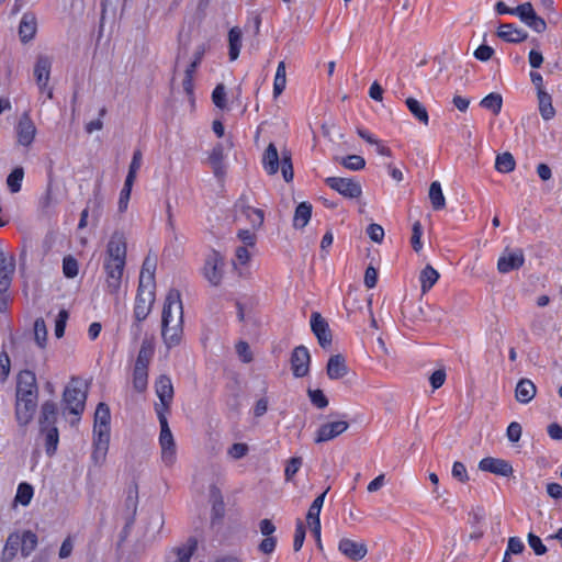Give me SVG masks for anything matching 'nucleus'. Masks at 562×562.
<instances>
[{"label": "nucleus", "mask_w": 562, "mask_h": 562, "mask_svg": "<svg viewBox=\"0 0 562 562\" xmlns=\"http://www.w3.org/2000/svg\"><path fill=\"white\" fill-rule=\"evenodd\" d=\"M127 243L123 232L115 231L106 245L103 269L105 271L106 291L117 294L126 265Z\"/></svg>", "instance_id": "f257e3e1"}, {"label": "nucleus", "mask_w": 562, "mask_h": 562, "mask_svg": "<svg viewBox=\"0 0 562 562\" xmlns=\"http://www.w3.org/2000/svg\"><path fill=\"white\" fill-rule=\"evenodd\" d=\"M183 331V307L181 294L170 289L166 295L161 313V337L167 348L178 346Z\"/></svg>", "instance_id": "f03ea898"}, {"label": "nucleus", "mask_w": 562, "mask_h": 562, "mask_svg": "<svg viewBox=\"0 0 562 562\" xmlns=\"http://www.w3.org/2000/svg\"><path fill=\"white\" fill-rule=\"evenodd\" d=\"M79 384H81L80 381L72 378L63 393L64 409L78 418L85 411L87 400V390Z\"/></svg>", "instance_id": "7ed1b4c3"}, {"label": "nucleus", "mask_w": 562, "mask_h": 562, "mask_svg": "<svg viewBox=\"0 0 562 562\" xmlns=\"http://www.w3.org/2000/svg\"><path fill=\"white\" fill-rule=\"evenodd\" d=\"M154 303L155 288L138 285L134 305L135 324L133 325L136 337L139 335L140 331L139 323L147 318V316L151 312Z\"/></svg>", "instance_id": "20e7f679"}, {"label": "nucleus", "mask_w": 562, "mask_h": 562, "mask_svg": "<svg viewBox=\"0 0 562 562\" xmlns=\"http://www.w3.org/2000/svg\"><path fill=\"white\" fill-rule=\"evenodd\" d=\"M157 416L160 425L159 445L161 448V460L167 467H171L177 459L175 438L165 413L157 408Z\"/></svg>", "instance_id": "39448f33"}, {"label": "nucleus", "mask_w": 562, "mask_h": 562, "mask_svg": "<svg viewBox=\"0 0 562 562\" xmlns=\"http://www.w3.org/2000/svg\"><path fill=\"white\" fill-rule=\"evenodd\" d=\"M224 257L212 250L204 262L203 276L213 286H218L223 279Z\"/></svg>", "instance_id": "423d86ee"}, {"label": "nucleus", "mask_w": 562, "mask_h": 562, "mask_svg": "<svg viewBox=\"0 0 562 562\" xmlns=\"http://www.w3.org/2000/svg\"><path fill=\"white\" fill-rule=\"evenodd\" d=\"M325 183L347 199H357L362 194L360 182L352 178L328 177Z\"/></svg>", "instance_id": "0eeeda50"}, {"label": "nucleus", "mask_w": 562, "mask_h": 562, "mask_svg": "<svg viewBox=\"0 0 562 562\" xmlns=\"http://www.w3.org/2000/svg\"><path fill=\"white\" fill-rule=\"evenodd\" d=\"M137 507L138 486L136 483H132L126 490V496L124 501L125 526L123 528V533L125 536L130 532L132 526L135 522Z\"/></svg>", "instance_id": "6e6552de"}, {"label": "nucleus", "mask_w": 562, "mask_h": 562, "mask_svg": "<svg viewBox=\"0 0 562 562\" xmlns=\"http://www.w3.org/2000/svg\"><path fill=\"white\" fill-rule=\"evenodd\" d=\"M38 397L36 375L31 370H22L16 376V398Z\"/></svg>", "instance_id": "1a4fd4ad"}, {"label": "nucleus", "mask_w": 562, "mask_h": 562, "mask_svg": "<svg viewBox=\"0 0 562 562\" xmlns=\"http://www.w3.org/2000/svg\"><path fill=\"white\" fill-rule=\"evenodd\" d=\"M517 16L527 26L537 33H543L547 30L546 21L539 16L530 2H525L515 8Z\"/></svg>", "instance_id": "9d476101"}, {"label": "nucleus", "mask_w": 562, "mask_h": 562, "mask_svg": "<svg viewBox=\"0 0 562 562\" xmlns=\"http://www.w3.org/2000/svg\"><path fill=\"white\" fill-rule=\"evenodd\" d=\"M291 369L295 378H303L310 371L311 356L305 346H297L291 355Z\"/></svg>", "instance_id": "9b49d317"}, {"label": "nucleus", "mask_w": 562, "mask_h": 562, "mask_svg": "<svg viewBox=\"0 0 562 562\" xmlns=\"http://www.w3.org/2000/svg\"><path fill=\"white\" fill-rule=\"evenodd\" d=\"M311 328L322 348L325 349L331 345V331L328 323L317 312L311 315Z\"/></svg>", "instance_id": "f8f14e48"}, {"label": "nucleus", "mask_w": 562, "mask_h": 562, "mask_svg": "<svg viewBox=\"0 0 562 562\" xmlns=\"http://www.w3.org/2000/svg\"><path fill=\"white\" fill-rule=\"evenodd\" d=\"M156 394L160 400L161 406H156V409L162 411L165 414L169 412L172 398H173V386L169 376L160 375L155 384Z\"/></svg>", "instance_id": "ddd939ff"}, {"label": "nucleus", "mask_w": 562, "mask_h": 562, "mask_svg": "<svg viewBox=\"0 0 562 562\" xmlns=\"http://www.w3.org/2000/svg\"><path fill=\"white\" fill-rule=\"evenodd\" d=\"M525 256L521 249L509 251L508 249L498 258L497 270L501 273H508L522 267Z\"/></svg>", "instance_id": "4468645a"}, {"label": "nucleus", "mask_w": 562, "mask_h": 562, "mask_svg": "<svg viewBox=\"0 0 562 562\" xmlns=\"http://www.w3.org/2000/svg\"><path fill=\"white\" fill-rule=\"evenodd\" d=\"M338 550L352 561H359L368 553V547L364 541H355L349 538L340 539Z\"/></svg>", "instance_id": "2eb2a0df"}, {"label": "nucleus", "mask_w": 562, "mask_h": 562, "mask_svg": "<svg viewBox=\"0 0 562 562\" xmlns=\"http://www.w3.org/2000/svg\"><path fill=\"white\" fill-rule=\"evenodd\" d=\"M198 548V540L190 537L184 543L173 547L167 554L169 562H189Z\"/></svg>", "instance_id": "dca6fc26"}, {"label": "nucleus", "mask_w": 562, "mask_h": 562, "mask_svg": "<svg viewBox=\"0 0 562 562\" xmlns=\"http://www.w3.org/2000/svg\"><path fill=\"white\" fill-rule=\"evenodd\" d=\"M36 134V127L29 113H23L16 126L18 143L24 147L31 146Z\"/></svg>", "instance_id": "f3484780"}, {"label": "nucleus", "mask_w": 562, "mask_h": 562, "mask_svg": "<svg viewBox=\"0 0 562 562\" xmlns=\"http://www.w3.org/2000/svg\"><path fill=\"white\" fill-rule=\"evenodd\" d=\"M479 469L501 476H510L514 471L508 461L492 457L482 459L479 463Z\"/></svg>", "instance_id": "a211bd4d"}, {"label": "nucleus", "mask_w": 562, "mask_h": 562, "mask_svg": "<svg viewBox=\"0 0 562 562\" xmlns=\"http://www.w3.org/2000/svg\"><path fill=\"white\" fill-rule=\"evenodd\" d=\"M110 408L105 403H99L94 413L93 437H110Z\"/></svg>", "instance_id": "6ab92c4d"}, {"label": "nucleus", "mask_w": 562, "mask_h": 562, "mask_svg": "<svg viewBox=\"0 0 562 562\" xmlns=\"http://www.w3.org/2000/svg\"><path fill=\"white\" fill-rule=\"evenodd\" d=\"M348 427L349 424L345 420L324 424L317 430L315 442L321 443L329 441L345 432L348 429Z\"/></svg>", "instance_id": "aec40b11"}, {"label": "nucleus", "mask_w": 562, "mask_h": 562, "mask_svg": "<svg viewBox=\"0 0 562 562\" xmlns=\"http://www.w3.org/2000/svg\"><path fill=\"white\" fill-rule=\"evenodd\" d=\"M37 406V398L35 397H23L16 398L15 403V416L20 425H27Z\"/></svg>", "instance_id": "412c9836"}, {"label": "nucleus", "mask_w": 562, "mask_h": 562, "mask_svg": "<svg viewBox=\"0 0 562 562\" xmlns=\"http://www.w3.org/2000/svg\"><path fill=\"white\" fill-rule=\"evenodd\" d=\"M58 406L53 401H45L41 405L38 426L40 429L57 428Z\"/></svg>", "instance_id": "4be33fe9"}, {"label": "nucleus", "mask_w": 562, "mask_h": 562, "mask_svg": "<svg viewBox=\"0 0 562 562\" xmlns=\"http://www.w3.org/2000/svg\"><path fill=\"white\" fill-rule=\"evenodd\" d=\"M52 68V58L46 55H40L34 66V76L38 88L44 91L47 88Z\"/></svg>", "instance_id": "5701e85b"}, {"label": "nucleus", "mask_w": 562, "mask_h": 562, "mask_svg": "<svg viewBox=\"0 0 562 562\" xmlns=\"http://www.w3.org/2000/svg\"><path fill=\"white\" fill-rule=\"evenodd\" d=\"M14 268L13 257L7 258L4 252L0 250V293H5L9 290Z\"/></svg>", "instance_id": "b1692460"}, {"label": "nucleus", "mask_w": 562, "mask_h": 562, "mask_svg": "<svg viewBox=\"0 0 562 562\" xmlns=\"http://www.w3.org/2000/svg\"><path fill=\"white\" fill-rule=\"evenodd\" d=\"M537 394V386L529 379H520L515 387V398L520 404H528Z\"/></svg>", "instance_id": "393cba45"}, {"label": "nucleus", "mask_w": 562, "mask_h": 562, "mask_svg": "<svg viewBox=\"0 0 562 562\" xmlns=\"http://www.w3.org/2000/svg\"><path fill=\"white\" fill-rule=\"evenodd\" d=\"M497 36L508 43H521L528 37V33L512 23L501 24Z\"/></svg>", "instance_id": "a878e982"}, {"label": "nucleus", "mask_w": 562, "mask_h": 562, "mask_svg": "<svg viewBox=\"0 0 562 562\" xmlns=\"http://www.w3.org/2000/svg\"><path fill=\"white\" fill-rule=\"evenodd\" d=\"M281 156L273 143H270L262 156V166L268 175H276L280 169Z\"/></svg>", "instance_id": "bb28decb"}, {"label": "nucleus", "mask_w": 562, "mask_h": 562, "mask_svg": "<svg viewBox=\"0 0 562 562\" xmlns=\"http://www.w3.org/2000/svg\"><path fill=\"white\" fill-rule=\"evenodd\" d=\"M236 209L249 220L254 228L263 224V211L250 206L244 196L236 203Z\"/></svg>", "instance_id": "cd10ccee"}, {"label": "nucleus", "mask_w": 562, "mask_h": 562, "mask_svg": "<svg viewBox=\"0 0 562 562\" xmlns=\"http://www.w3.org/2000/svg\"><path fill=\"white\" fill-rule=\"evenodd\" d=\"M326 373L330 380H338L347 375L348 367L341 355H334L329 358L326 367Z\"/></svg>", "instance_id": "c85d7f7f"}, {"label": "nucleus", "mask_w": 562, "mask_h": 562, "mask_svg": "<svg viewBox=\"0 0 562 562\" xmlns=\"http://www.w3.org/2000/svg\"><path fill=\"white\" fill-rule=\"evenodd\" d=\"M110 445V437H104V435H100V437H93V451L91 454V460L97 467H101L106 459L108 450Z\"/></svg>", "instance_id": "c756f323"}, {"label": "nucleus", "mask_w": 562, "mask_h": 562, "mask_svg": "<svg viewBox=\"0 0 562 562\" xmlns=\"http://www.w3.org/2000/svg\"><path fill=\"white\" fill-rule=\"evenodd\" d=\"M40 435L44 440L46 454L48 457H53L57 450L59 442L58 428L40 429Z\"/></svg>", "instance_id": "7c9ffc66"}, {"label": "nucleus", "mask_w": 562, "mask_h": 562, "mask_svg": "<svg viewBox=\"0 0 562 562\" xmlns=\"http://www.w3.org/2000/svg\"><path fill=\"white\" fill-rule=\"evenodd\" d=\"M155 270L156 262L150 258H146L143 262L142 270L139 273L138 285L156 288L155 283Z\"/></svg>", "instance_id": "2f4dec72"}, {"label": "nucleus", "mask_w": 562, "mask_h": 562, "mask_svg": "<svg viewBox=\"0 0 562 562\" xmlns=\"http://www.w3.org/2000/svg\"><path fill=\"white\" fill-rule=\"evenodd\" d=\"M223 160L224 148L221 144H217L216 146L213 147L209 156V162L212 166L214 175L217 178H222L225 173Z\"/></svg>", "instance_id": "473e14b6"}, {"label": "nucleus", "mask_w": 562, "mask_h": 562, "mask_svg": "<svg viewBox=\"0 0 562 562\" xmlns=\"http://www.w3.org/2000/svg\"><path fill=\"white\" fill-rule=\"evenodd\" d=\"M312 216V204L308 202H301L294 212L293 226L295 228H304L310 222Z\"/></svg>", "instance_id": "72a5a7b5"}, {"label": "nucleus", "mask_w": 562, "mask_h": 562, "mask_svg": "<svg viewBox=\"0 0 562 562\" xmlns=\"http://www.w3.org/2000/svg\"><path fill=\"white\" fill-rule=\"evenodd\" d=\"M36 32L35 18L29 14H24L19 26V35L22 42L26 43L31 41Z\"/></svg>", "instance_id": "f704fd0d"}, {"label": "nucleus", "mask_w": 562, "mask_h": 562, "mask_svg": "<svg viewBox=\"0 0 562 562\" xmlns=\"http://www.w3.org/2000/svg\"><path fill=\"white\" fill-rule=\"evenodd\" d=\"M539 101V112L543 120L549 121L554 117L555 110L552 105L551 95L544 90L537 91Z\"/></svg>", "instance_id": "c9c22d12"}, {"label": "nucleus", "mask_w": 562, "mask_h": 562, "mask_svg": "<svg viewBox=\"0 0 562 562\" xmlns=\"http://www.w3.org/2000/svg\"><path fill=\"white\" fill-rule=\"evenodd\" d=\"M241 30L238 26H234L228 32V45H229V59L236 60L239 56L241 48Z\"/></svg>", "instance_id": "e433bc0d"}, {"label": "nucleus", "mask_w": 562, "mask_h": 562, "mask_svg": "<svg viewBox=\"0 0 562 562\" xmlns=\"http://www.w3.org/2000/svg\"><path fill=\"white\" fill-rule=\"evenodd\" d=\"M154 356V344L149 339H144L140 346V349L138 351V356L135 361L134 367H140L148 369V366L151 361V358Z\"/></svg>", "instance_id": "4c0bfd02"}, {"label": "nucleus", "mask_w": 562, "mask_h": 562, "mask_svg": "<svg viewBox=\"0 0 562 562\" xmlns=\"http://www.w3.org/2000/svg\"><path fill=\"white\" fill-rule=\"evenodd\" d=\"M21 547V537L19 533L13 532L9 535L5 546L2 552L1 562H11L12 559L16 555L19 548Z\"/></svg>", "instance_id": "58836bf2"}, {"label": "nucleus", "mask_w": 562, "mask_h": 562, "mask_svg": "<svg viewBox=\"0 0 562 562\" xmlns=\"http://www.w3.org/2000/svg\"><path fill=\"white\" fill-rule=\"evenodd\" d=\"M439 273L436 269H434L430 265H427L420 272V288L422 292L426 293L429 291L434 284L438 281Z\"/></svg>", "instance_id": "ea45409f"}, {"label": "nucleus", "mask_w": 562, "mask_h": 562, "mask_svg": "<svg viewBox=\"0 0 562 562\" xmlns=\"http://www.w3.org/2000/svg\"><path fill=\"white\" fill-rule=\"evenodd\" d=\"M409 112L424 125H428L429 116L426 108L415 98H407L405 101Z\"/></svg>", "instance_id": "a19ab883"}, {"label": "nucleus", "mask_w": 562, "mask_h": 562, "mask_svg": "<svg viewBox=\"0 0 562 562\" xmlns=\"http://www.w3.org/2000/svg\"><path fill=\"white\" fill-rule=\"evenodd\" d=\"M429 200L434 210L438 211L445 207L446 200L442 193L441 184L434 181L429 187Z\"/></svg>", "instance_id": "79ce46f5"}, {"label": "nucleus", "mask_w": 562, "mask_h": 562, "mask_svg": "<svg viewBox=\"0 0 562 562\" xmlns=\"http://www.w3.org/2000/svg\"><path fill=\"white\" fill-rule=\"evenodd\" d=\"M516 167V161L514 156L506 151L503 154H498L495 159V169L502 173L512 172Z\"/></svg>", "instance_id": "37998d69"}, {"label": "nucleus", "mask_w": 562, "mask_h": 562, "mask_svg": "<svg viewBox=\"0 0 562 562\" xmlns=\"http://www.w3.org/2000/svg\"><path fill=\"white\" fill-rule=\"evenodd\" d=\"M280 169L282 171V176L285 182H291L294 177L293 165H292V155L288 149H283L281 151V161Z\"/></svg>", "instance_id": "c03bdc74"}, {"label": "nucleus", "mask_w": 562, "mask_h": 562, "mask_svg": "<svg viewBox=\"0 0 562 562\" xmlns=\"http://www.w3.org/2000/svg\"><path fill=\"white\" fill-rule=\"evenodd\" d=\"M37 536L31 531H24L21 537V553L24 558L29 557L37 547Z\"/></svg>", "instance_id": "a18cd8bd"}, {"label": "nucleus", "mask_w": 562, "mask_h": 562, "mask_svg": "<svg viewBox=\"0 0 562 562\" xmlns=\"http://www.w3.org/2000/svg\"><path fill=\"white\" fill-rule=\"evenodd\" d=\"M480 105L497 115L502 110L503 98L499 93L492 92L481 100Z\"/></svg>", "instance_id": "49530a36"}, {"label": "nucleus", "mask_w": 562, "mask_h": 562, "mask_svg": "<svg viewBox=\"0 0 562 562\" xmlns=\"http://www.w3.org/2000/svg\"><path fill=\"white\" fill-rule=\"evenodd\" d=\"M24 178V169L15 167L7 178V186L12 193H18L21 190L22 181Z\"/></svg>", "instance_id": "de8ad7c7"}, {"label": "nucleus", "mask_w": 562, "mask_h": 562, "mask_svg": "<svg viewBox=\"0 0 562 562\" xmlns=\"http://www.w3.org/2000/svg\"><path fill=\"white\" fill-rule=\"evenodd\" d=\"M148 383V369L134 367L133 386L137 392L146 390Z\"/></svg>", "instance_id": "09e8293b"}, {"label": "nucleus", "mask_w": 562, "mask_h": 562, "mask_svg": "<svg viewBox=\"0 0 562 562\" xmlns=\"http://www.w3.org/2000/svg\"><path fill=\"white\" fill-rule=\"evenodd\" d=\"M33 494V486L23 482L19 484L14 499L16 503H20L23 506H27L32 501Z\"/></svg>", "instance_id": "8fccbe9b"}, {"label": "nucleus", "mask_w": 562, "mask_h": 562, "mask_svg": "<svg viewBox=\"0 0 562 562\" xmlns=\"http://www.w3.org/2000/svg\"><path fill=\"white\" fill-rule=\"evenodd\" d=\"M336 161H338L345 168L353 171L361 170L366 166V160L359 155H349L347 157L336 158Z\"/></svg>", "instance_id": "3c124183"}, {"label": "nucleus", "mask_w": 562, "mask_h": 562, "mask_svg": "<svg viewBox=\"0 0 562 562\" xmlns=\"http://www.w3.org/2000/svg\"><path fill=\"white\" fill-rule=\"evenodd\" d=\"M86 207H89V212H91L93 221L99 222L103 210L102 195L99 192H95L93 198L88 201Z\"/></svg>", "instance_id": "603ef678"}, {"label": "nucleus", "mask_w": 562, "mask_h": 562, "mask_svg": "<svg viewBox=\"0 0 562 562\" xmlns=\"http://www.w3.org/2000/svg\"><path fill=\"white\" fill-rule=\"evenodd\" d=\"M34 336L38 347L44 348L46 345L47 329L43 318H37L34 323Z\"/></svg>", "instance_id": "864d4df0"}, {"label": "nucleus", "mask_w": 562, "mask_h": 562, "mask_svg": "<svg viewBox=\"0 0 562 562\" xmlns=\"http://www.w3.org/2000/svg\"><path fill=\"white\" fill-rule=\"evenodd\" d=\"M79 267L78 261L72 256H67L63 260V272L67 278H75L78 276Z\"/></svg>", "instance_id": "5fc2aeb1"}, {"label": "nucleus", "mask_w": 562, "mask_h": 562, "mask_svg": "<svg viewBox=\"0 0 562 562\" xmlns=\"http://www.w3.org/2000/svg\"><path fill=\"white\" fill-rule=\"evenodd\" d=\"M303 463L301 457H293L288 461L284 470V476L286 481H292L294 475L299 472Z\"/></svg>", "instance_id": "6e6d98bb"}, {"label": "nucleus", "mask_w": 562, "mask_h": 562, "mask_svg": "<svg viewBox=\"0 0 562 562\" xmlns=\"http://www.w3.org/2000/svg\"><path fill=\"white\" fill-rule=\"evenodd\" d=\"M305 539V526L302 520L297 519L294 532L293 549L300 551Z\"/></svg>", "instance_id": "4d7b16f0"}, {"label": "nucleus", "mask_w": 562, "mask_h": 562, "mask_svg": "<svg viewBox=\"0 0 562 562\" xmlns=\"http://www.w3.org/2000/svg\"><path fill=\"white\" fill-rule=\"evenodd\" d=\"M308 397L314 406L317 408H325L328 405V400L322 390H308Z\"/></svg>", "instance_id": "13d9d810"}, {"label": "nucleus", "mask_w": 562, "mask_h": 562, "mask_svg": "<svg viewBox=\"0 0 562 562\" xmlns=\"http://www.w3.org/2000/svg\"><path fill=\"white\" fill-rule=\"evenodd\" d=\"M422 235H423V226H422L419 221H416L413 224L412 238H411V243H412L413 249L416 252H418L422 249V247H423V244L420 241Z\"/></svg>", "instance_id": "bf43d9fd"}, {"label": "nucleus", "mask_w": 562, "mask_h": 562, "mask_svg": "<svg viewBox=\"0 0 562 562\" xmlns=\"http://www.w3.org/2000/svg\"><path fill=\"white\" fill-rule=\"evenodd\" d=\"M212 101L220 109L226 108V91L224 85L220 83L215 87L212 92Z\"/></svg>", "instance_id": "052dcab7"}, {"label": "nucleus", "mask_w": 562, "mask_h": 562, "mask_svg": "<svg viewBox=\"0 0 562 562\" xmlns=\"http://www.w3.org/2000/svg\"><path fill=\"white\" fill-rule=\"evenodd\" d=\"M68 317L69 314L66 310L59 311L57 318L55 321V336L57 338H61L64 336Z\"/></svg>", "instance_id": "680f3d73"}, {"label": "nucleus", "mask_w": 562, "mask_h": 562, "mask_svg": "<svg viewBox=\"0 0 562 562\" xmlns=\"http://www.w3.org/2000/svg\"><path fill=\"white\" fill-rule=\"evenodd\" d=\"M249 451V448L246 443L243 442H236L232 445V447L228 449L227 454L234 459L239 460L244 458Z\"/></svg>", "instance_id": "e2e57ef3"}, {"label": "nucleus", "mask_w": 562, "mask_h": 562, "mask_svg": "<svg viewBox=\"0 0 562 562\" xmlns=\"http://www.w3.org/2000/svg\"><path fill=\"white\" fill-rule=\"evenodd\" d=\"M525 550V544L518 537H510L508 539L506 557H510V554H520Z\"/></svg>", "instance_id": "0e129e2a"}, {"label": "nucleus", "mask_w": 562, "mask_h": 562, "mask_svg": "<svg viewBox=\"0 0 562 562\" xmlns=\"http://www.w3.org/2000/svg\"><path fill=\"white\" fill-rule=\"evenodd\" d=\"M528 544L537 555H542L547 552V547L542 543L541 539L532 532L528 533Z\"/></svg>", "instance_id": "69168bd1"}, {"label": "nucleus", "mask_w": 562, "mask_h": 562, "mask_svg": "<svg viewBox=\"0 0 562 562\" xmlns=\"http://www.w3.org/2000/svg\"><path fill=\"white\" fill-rule=\"evenodd\" d=\"M521 425L517 422H512L507 427L506 436L510 442H517L521 437Z\"/></svg>", "instance_id": "338daca9"}, {"label": "nucleus", "mask_w": 562, "mask_h": 562, "mask_svg": "<svg viewBox=\"0 0 562 562\" xmlns=\"http://www.w3.org/2000/svg\"><path fill=\"white\" fill-rule=\"evenodd\" d=\"M367 233L374 243H381L384 238V229L379 224H370L367 228Z\"/></svg>", "instance_id": "774afa93"}]
</instances>
